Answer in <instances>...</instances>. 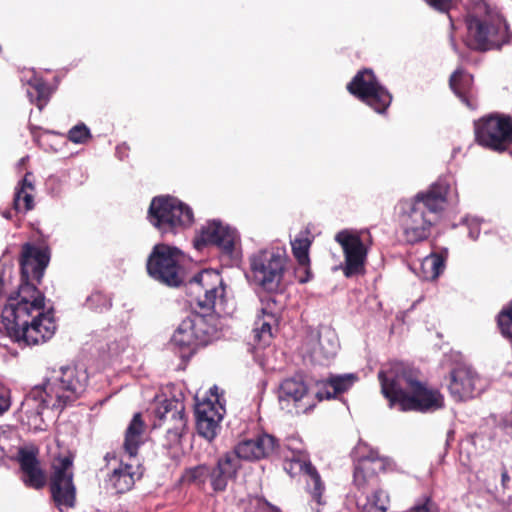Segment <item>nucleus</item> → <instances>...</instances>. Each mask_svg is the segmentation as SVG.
Listing matches in <instances>:
<instances>
[{"label":"nucleus","mask_w":512,"mask_h":512,"mask_svg":"<svg viewBox=\"0 0 512 512\" xmlns=\"http://www.w3.org/2000/svg\"><path fill=\"white\" fill-rule=\"evenodd\" d=\"M70 457L58 458L53 463V476L51 480V493L57 507L64 511L75 505L76 489L73 484Z\"/></svg>","instance_id":"obj_15"},{"label":"nucleus","mask_w":512,"mask_h":512,"mask_svg":"<svg viewBox=\"0 0 512 512\" xmlns=\"http://www.w3.org/2000/svg\"><path fill=\"white\" fill-rule=\"evenodd\" d=\"M239 468L234 454L227 453L218 460L217 466L210 472L211 485L215 491H223Z\"/></svg>","instance_id":"obj_25"},{"label":"nucleus","mask_w":512,"mask_h":512,"mask_svg":"<svg viewBox=\"0 0 512 512\" xmlns=\"http://www.w3.org/2000/svg\"><path fill=\"white\" fill-rule=\"evenodd\" d=\"M378 378L391 408L398 406L404 412L431 413L444 406L443 395L421 382L418 371L403 363H392L379 372Z\"/></svg>","instance_id":"obj_3"},{"label":"nucleus","mask_w":512,"mask_h":512,"mask_svg":"<svg viewBox=\"0 0 512 512\" xmlns=\"http://www.w3.org/2000/svg\"><path fill=\"white\" fill-rule=\"evenodd\" d=\"M211 396L214 399L204 400L196 405V426L199 435L212 441L220 430V423L225 414V408L220 403L218 388L216 386L210 389Z\"/></svg>","instance_id":"obj_16"},{"label":"nucleus","mask_w":512,"mask_h":512,"mask_svg":"<svg viewBox=\"0 0 512 512\" xmlns=\"http://www.w3.org/2000/svg\"><path fill=\"white\" fill-rule=\"evenodd\" d=\"M140 465L121 462L113 468L105 480L106 487L117 494L126 493L131 490L137 480L142 477Z\"/></svg>","instance_id":"obj_21"},{"label":"nucleus","mask_w":512,"mask_h":512,"mask_svg":"<svg viewBox=\"0 0 512 512\" xmlns=\"http://www.w3.org/2000/svg\"><path fill=\"white\" fill-rule=\"evenodd\" d=\"M10 407V400L6 393L0 391V415L7 411Z\"/></svg>","instance_id":"obj_45"},{"label":"nucleus","mask_w":512,"mask_h":512,"mask_svg":"<svg viewBox=\"0 0 512 512\" xmlns=\"http://www.w3.org/2000/svg\"><path fill=\"white\" fill-rule=\"evenodd\" d=\"M24 483L34 489L42 488L46 483V477L40 468L36 453L33 450L20 449L18 452Z\"/></svg>","instance_id":"obj_22"},{"label":"nucleus","mask_w":512,"mask_h":512,"mask_svg":"<svg viewBox=\"0 0 512 512\" xmlns=\"http://www.w3.org/2000/svg\"><path fill=\"white\" fill-rule=\"evenodd\" d=\"M486 386V380L470 365H459L450 373L448 390L455 401L473 399L479 396Z\"/></svg>","instance_id":"obj_14"},{"label":"nucleus","mask_w":512,"mask_h":512,"mask_svg":"<svg viewBox=\"0 0 512 512\" xmlns=\"http://www.w3.org/2000/svg\"><path fill=\"white\" fill-rule=\"evenodd\" d=\"M498 325L502 334L512 339V302L499 314Z\"/></svg>","instance_id":"obj_40"},{"label":"nucleus","mask_w":512,"mask_h":512,"mask_svg":"<svg viewBox=\"0 0 512 512\" xmlns=\"http://www.w3.org/2000/svg\"><path fill=\"white\" fill-rule=\"evenodd\" d=\"M290 468L298 469L302 473L305 481V489L310 495L312 502L316 504V507H312L315 512H320L319 507L326 504L324 499L325 484L317 471V469L311 464L310 461L302 459L300 457L293 458L290 462ZM288 470L287 467H285Z\"/></svg>","instance_id":"obj_19"},{"label":"nucleus","mask_w":512,"mask_h":512,"mask_svg":"<svg viewBox=\"0 0 512 512\" xmlns=\"http://www.w3.org/2000/svg\"><path fill=\"white\" fill-rule=\"evenodd\" d=\"M67 137L74 144H85L92 138V135L84 123H79L68 131Z\"/></svg>","instance_id":"obj_38"},{"label":"nucleus","mask_w":512,"mask_h":512,"mask_svg":"<svg viewBox=\"0 0 512 512\" xmlns=\"http://www.w3.org/2000/svg\"><path fill=\"white\" fill-rule=\"evenodd\" d=\"M181 259L179 249L165 244L155 245L147 261V271L155 280L177 287L183 281Z\"/></svg>","instance_id":"obj_12"},{"label":"nucleus","mask_w":512,"mask_h":512,"mask_svg":"<svg viewBox=\"0 0 512 512\" xmlns=\"http://www.w3.org/2000/svg\"><path fill=\"white\" fill-rule=\"evenodd\" d=\"M99 350L111 357L120 355L128 345L124 326L108 327L98 334Z\"/></svg>","instance_id":"obj_24"},{"label":"nucleus","mask_w":512,"mask_h":512,"mask_svg":"<svg viewBox=\"0 0 512 512\" xmlns=\"http://www.w3.org/2000/svg\"><path fill=\"white\" fill-rule=\"evenodd\" d=\"M26 160H27V157L21 158V160L19 161V165H23Z\"/></svg>","instance_id":"obj_49"},{"label":"nucleus","mask_w":512,"mask_h":512,"mask_svg":"<svg viewBox=\"0 0 512 512\" xmlns=\"http://www.w3.org/2000/svg\"><path fill=\"white\" fill-rule=\"evenodd\" d=\"M4 457V450L3 448L0 446V460Z\"/></svg>","instance_id":"obj_50"},{"label":"nucleus","mask_w":512,"mask_h":512,"mask_svg":"<svg viewBox=\"0 0 512 512\" xmlns=\"http://www.w3.org/2000/svg\"><path fill=\"white\" fill-rule=\"evenodd\" d=\"M311 241L307 237H296L291 241L292 252L298 262L295 276L300 283H306L312 278L310 270L309 248Z\"/></svg>","instance_id":"obj_29"},{"label":"nucleus","mask_w":512,"mask_h":512,"mask_svg":"<svg viewBox=\"0 0 512 512\" xmlns=\"http://www.w3.org/2000/svg\"><path fill=\"white\" fill-rule=\"evenodd\" d=\"M245 512H281L276 506L271 505L265 499L251 498L245 508Z\"/></svg>","instance_id":"obj_39"},{"label":"nucleus","mask_w":512,"mask_h":512,"mask_svg":"<svg viewBox=\"0 0 512 512\" xmlns=\"http://www.w3.org/2000/svg\"><path fill=\"white\" fill-rule=\"evenodd\" d=\"M339 347L335 332L331 329H324L319 333L318 342L312 349L311 357L314 362L326 365L337 354Z\"/></svg>","instance_id":"obj_27"},{"label":"nucleus","mask_w":512,"mask_h":512,"mask_svg":"<svg viewBox=\"0 0 512 512\" xmlns=\"http://www.w3.org/2000/svg\"><path fill=\"white\" fill-rule=\"evenodd\" d=\"M195 310L186 318L200 345H207L218 330V316L225 313L226 284L215 270H203L188 283Z\"/></svg>","instance_id":"obj_4"},{"label":"nucleus","mask_w":512,"mask_h":512,"mask_svg":"<svg viewBox=\"0 0 512 512\" xmlns=\"http://www.w3.org/2000/svg\"><path fill=\"white\" fill-rule=\"evenodd\" d=\"M30 175V173H27L16 187L13 206L20 213H26L34 207V185L29 179Z\"/></svg>","instance_id":"obj_33"},{"label":"nucleus","mask_w":512,"mask_h":512,"mask_svg":"<svg viewBox=\"0 0 512 512\" xmlns=\"http://www.w3.org/2000/svg\"><path fill=\"white\" fill-rule=\"evenodd\" d=\"M411 268L420 279L432 281L443 272L445 263L442 256L432 253L424 257L418 265H414Z\"/></svg>","instance_id":"obj_31"},{"label":"nucleus","mask_w":512,"mask_h":512,"mask_svg":"<svg viewBox=\"0 0 512 512\" xmlns=\"http://www.w3.org/2000/svg\"><path fill=\"white\" fill-rule=\"evenodd\" d=\"M85 306L92 311L102 313L110 309L112 301L108 295L96 291L87 297Z\"/></svg>","instance_id":"obj_37"},{"label":"nucleus","mask_w":512,"mask_h":512,"mask_svg":"<svg viewBox=\"0 0 512 512\" xmlns=\"http://www.w3.org/2000/svg\"><path fill=\"white\" fill-rule=\"evenodd\" d=\"M462 224L466 226L469 237L476 240L480 234V220L476 217H465Z\"/></svg>","instance_id":"obj_43"},{"label":"nucleus","mask_w":512,"mask_h":512,"mask_svg":"<svg viewBox=\"0 0 512 512\" xmlns=\"http://www.w3.org/2000/svg\"><path fill=\"white\" fill-rule=\"evenodd\" d=\"M185 406L183 401L170 398L159 403L155 409V415L160 421L168 423L167 438L171 444L179 442L181 434L186 426Z\"/></svg>","instance_id":"obj_18"},{"label":"nucleus","mask_w":512,"mask_h":512,"mask_svg":"<svg viewBox=\"0 0 512 512\" xmlns=\"http://www.w3.org/2000/svg\"><path fill=\"white\" fill-rule=\"evenodd\" d=\"M476 142L484 148L502 153L512 145V117L492 113L474 122Z\"/></svg>","instance_id":"obj_11"},{"label":"nucleus","mask_w":512,"mask_h":512,"mask_svg":"<svg viewBox=\"0 0 512 512\" xmlns=\"http://www.w3.org/2000/svg\"><path fill=\"white\" fill-rule=\"evenodd\" d=\"M450 87L455 95L471 110L476 109L473 77L462 69H457L450 77Z\"/></svg>","instance_id":"obj_28"},{"label":"nucleus","mask_w":512,"mask_h":512,"mask_svg":"<svg viewBox=\"0 0 512 512\" xmlns=\"http://www.w3.org/2000/svg\"><path fill=\"white\" fill-rule=\"evenodd\" d=\"M3 216H4L5 218H7V219H10V218H11V213H10V212H5V213L3 214Z\"/></svg>","instance_id":"obj_48"},{"label":"nucleus","mask_w":512,"mask_h":512,"mask_svg":"<svg viewBox=\"0 0 512 512\" xmlns=\"http://www.w3.org/2000/svg\"><path fill=\"white\" fill-rule=\"evenodd\" d=\"M209 475V468L205 465H200L189 469L186 472L185 478L193 482H204L205 478Z\"/></svg>","instance_id":"obj_42"},{"label":"nucleus","mask_w":512,"mask_h":512,"mask_svg":"<svg viewBox=\"0 0 512 512\" xmlns=\"http://www.w3.org/2000/svg\"><path fill=\"white\" fill-rule=\"evenodd\" d=\"M147 219L161 235H175L193 224L194 213L189 205L175 197L157 196L150 203Z\"/></svg>","instance_id":"obj_7"},{"label":"nucleus","mask_w":512,"mask_h":512,"mask_svg":"<svg viewBox=\"0 0 512 512\" xmlns=\"http://www.w3.org/2000/svg\"><path fill=\"white\" fill-rule=\"evenodd\" d=\"M276 445L277 441L273 436L263 434L255 439H246L239 442L232 454L238 462L239 459L258 460L273 453L276 450Z\"/></svg>","instance_id":"obj_20"},{"label":"nucleus","mask_w":512,"mask_h":512,"mask_svg":"<svg viewBox=\"0 0 512 512\" xmlns=\"http://www.w3.org/2000/svg\"><path fill=\"white\" fill-rule=\"evenodd\" d=\"M501 481H502L503 487H506L507 484L510 482V476L506 470H504L501 474Z\"/></svg>","instance_id":"obj_46"},{"label":"nucleus","mask_w":512,"mask_h":512,"mask_svg":"<svg viewBox=\"0 0 512 512\" xmlns=\"http://www.w3.org/2000/svg\"><path fill=\"white\" fill-rule=\"evenodd\" d=\"M5 289V283L2 275L0 274V296L3 294Z\"/></svg>","instance_id":"obj_47"},{"label":"nucleus","mask_w":512,"mask_h":512,"mask_svg":"<svg viewBox=\"0 0 512 512\" xmlns=\"http://www.w3.org/2000/svg\"><path fill=\"white\" fill-rule=\"evenodd\" d=\"M237 240L235 229L221 222L212 220L206 223L194 239V247L202 250L205 246L213 244L226 254H232Z\"/></svg>","instance_id":"obj_17"},{"label":"nucleus","mask_w":512,"mask_h":512,"mask_svg":"<svg viewBox=\"0 0 512 512\" xmlns=\"http://www.w3.org/2000/svg\"><path fill=\"white\" fill-rule=\"evenodd\" d=\"M45 248L26 243L22 246L21 283L2 309L1 323L6 336L20 347L43 344L55 334L56 324L46 313L45 296L33 283L41 282L49 263Z\"/></svg>","instance_id":"obj_1"},{"label":"nucleus","mask_w":512,"mask_h":512,"mask_svg":"<svg viewBox=\"0 0 512 512\" xmlns=\"http://www.w3.org/2000/svg\"><path fill=\"white\" fill-rule=\"evenodd\" d=\"M453 184L451 176L439 177L426 191L417 193L405 204L401 228L406 243L416 244L430 237L432 227L445 209Z\"/></svg>","instance_id":"obj_5"},{"label":"nucleus","mask_w":512,"mask_h":512,"mask_svg":"<svg viewBox=\"0 0 512 512\" xmlns=\"http://www.w3.org/2000/svg\"><path fill=\"white\" fill-rule=\"evenodd\" d=\"M194 333L195 332L189 325L187 318H185L174 331L170 343L173 347L190 353L196 346L200 345Z\"/></svg>","instance_id":"obj_35"},{"label":"nucleus","mask_w":512,"mask_h":512,"mask_svg":"<svg viewBox=\"0 0 512 512\" xmlns=\"http://www.w3.org/2000/svg\"><path fill=\"white\" fill-rule=\"evenodd\" d=\"M145 424L140 413H136L125 433L124 449L130 457L137 455L140 445L143 443Z\"/></svg>","instance_id":"obj_32"},{"label":"nucleus","mask_w":512,"mask_h":512,"mask_svg":"<svg viewBox=\"0 0 512 512\" xmlns=\"http://www.w3.org/2000/svg\"><path fill=\"white\" fill-rule=\"evenodd\" d=\"M357 380L358 376L354 373L331 375L326 380L318 381V387L322 389L323 392L330 391L331 399L349 390Z\"/></svg>","instance_id":"obj_34"},{"label":"nucleus","mask_w":512,"mask_h":512,"mask_svg":"<svg viewBox=\"0 0 512 512\" xmlns=\"http://www.w3.org/2000/svg\"><path fill=\"white\" fill-rule=\"evenodd\" d=\"M287 263L288 255L284 246H271L251 254L249 265L253 282L265 291H277Z\"/></svg>","instance_id":"obj_8"},{"label":"nucleus","mask_w":512,"mask_h":512,"mask_svg":"<svg viewBox=\"0 0 512 512\" xmlns=\"http://www.w3.org/2000/svg\"><path fill=\"white\" fill-rule=\"evenodd\" d=\"M21 81L26 86V93L30 102L35 103L42 110L50 96L48 85L36 75L34 70L25 71Z\"/></svg>","instance_id":"obj_26"},{"label":"nucleus","mask_w":512,"mask_h":512,"mask_svg":"<svg viewBox=\"0 0 512 512\" xmlns=\"http://www.w3.org/2000/svg\"><path fill=\"white\" fill-rule=\"evenodd\" d=\"M465 24V43L473 50L498 49L508 43L511 37L503 15L483 0L468 9Z\"/></svg>","instance_id":"obj_6"},{"label":"nucleus","mask_w":512,"mask_h":512,"mask_svg":"<svg viewBox=\"0 0 512 512\" xmlns=\"http://www.w3.org/2000/svg\"><path fill=\"white\" fill-rule=\"evenodd\" d=\"M347 89L379 114L384 113L392 101L391 94L370 69L359 71L347 85Z\"/></svg>","instance_id":"obj_13"},{"label":"nucleus","mask_w":512,"mask_h":512,"mask_svg":"<svg viewBox=\"0 0 512 512\" xmlns=\"http://www.w3.org/2000/svg\"><path fill=\"white\" fill-rule=\"evenodd\" d=\"M300 276H305V270L302 268L301 271H300Z\"/></svg>","instance_id":"obj_51"},{"label":"nucleus","mask_w":512,"mask_h":512,"mask_svg":"<svg viewBox=\"0 0 512 512\" xmlns=\"http://www.w3.org/2000/svg\"><path fill=\"white\" fill-rule=\"evenodd\" d=\"M411 512H438V506L431 497L422 496L411 508Z\"/></svg>","instance_id":"obj_41"},{"label":"nucleus","mask_w":512,"mask_h":512,"mask_svg":"<svg viewBox=\"0 0 512 512\" xmlns=\"http://www.w3.org/2000/svg\"><path fill=\"white\" fill-rule=\"evenodd\" d=\"M384 468L382 460L378 458H364L358 461L354 469L353 483L357 494H366L369 486L376 481V473Z\"/></svg>","instance_id":"obj_23"},{"label":"nucleus","mask_w":512,"mask_h":512,"mask_svg":"<svg viewBox=\"0 0 512 512\" xmlns=\"http://www.w3.org/2000/svg\"><path fill=\"white\" fill-rule=\"evenodd\" d=\"M355 501L360 512H386L389 507V496L381 489L371 495L355 494Z\"/></svg>","instance_id":"obj_30"},{"label":"nucleus","mask_w":512,"mask_h":512,"mask_svg":"<svg viewBox=\"0 0 512 512\" xmlns=\"http://www.w3.org/2000/svg\"><path fill=\"white\" fill-rule=\"evenodd\" d=\"M87 381L86 371L76 366L51 370L44 382L33 387L22 402V412L29 427L35 431L45 430V418H52L54 412L59 413L77 399L84 392Z\"/></svg>","instance_id":"obj_2"},{"label":"nucleus","mask_w":512,"mask_h":512,"mask_svg":"<svg viewBox=\"0 0 512 512\" xmlns=\"http://www.w3.org/2000/svg\"><path fill=\"white\" fill-rule=\"evenodd\" d=\"M262 315L255 320L254 333L255 338L264 344L269 343L272 338V328L276 324V316L272 312H268L267 308H262Z\"/></svg>","instance_id":"obj_36"},{"label":"nucleus","mask_w":512,"mask_h":512,"mask_svg":"<svg viewBox=\"0 0 512 512\" xmlns=\"http://www.w3.org/2000/svg\"><path fill=\"white\" fill-rule=\"evenodd\" d=\"M428 5L441 12H447L454 0H424Z\"/></svg>","instance_id":"obj_44"},{"label":"nucleus","mask_w":512,"mask_h":512,"mask_svg":"<svg viewBox=\"0 0 512 512\" xmlns=\"http://www.w3.org/2000/svg\"><path fill=\"white\" fill-rule=\"evenodd\" d=\"M330 396V391L319 389L318 382L311 384L301 375L285 378L278 389V400L283 408L293 406L303 413L311 411L318 402L330 399Z\"/></svg>","instance_id":"obj_10"},{"label":"nucleus","mask_w":512,"mask_h":512,"mask_svg":"<svg viewBox=\"0 0 512 512\" xmlns=\"http://www.w3.org/2000/svg\"><path fill=\"white\" fill-rule=\"evenodd\" d=\"M334 240L343 251L344 263L341 265L343 274L348 278L363 274L372 245L370 232L366 229H343L336 233Z\"/></svg>","instance_id":"obj_9"}]
</instances>
